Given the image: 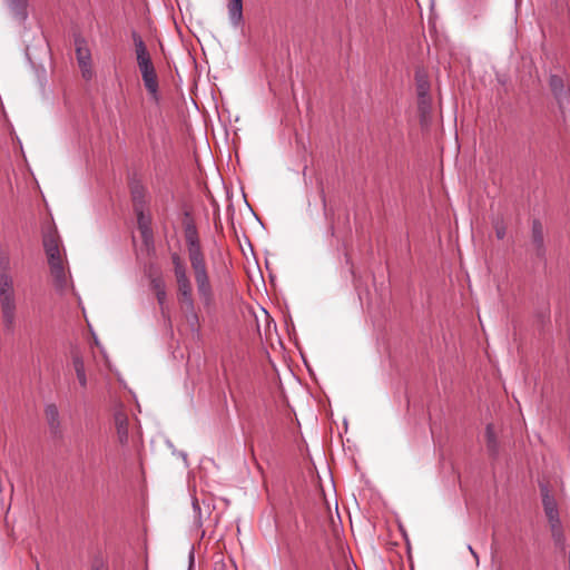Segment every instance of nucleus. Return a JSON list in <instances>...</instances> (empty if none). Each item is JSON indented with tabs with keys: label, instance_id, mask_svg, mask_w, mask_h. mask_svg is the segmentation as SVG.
<instances>
[{
	"label": "nucleus",
	"instance_id": "6e6552de",
	"mask_svg": "<svg viewBox=\"0 0 570 570\" xmlns=\"http://www.w3.org/2000/svg\"><path fill=\"white\" fill-rule=\"evenodd\" d=\"M12 17L20 23L28 19V0H4Z\"/></svg>",
	"mask_w": 570,
	"mask_h": 570
},
{
	"label": "nucleus",
	"instance_id": "393cba45",
	"mask_svg": "<svg viewBox=\"0 0 570 570\" xmlns=\"http://www.w3.org/2000/svg\"><path fill=\"white\" fill-rule=\"evenodd\" d=\"M494 229L498 239H503L507 233L504 225L502 223H497Z\"/></svg>",
	"mask_w": 570,
	"mask_h": 570
},
{
	"label": "nucleus",
	"instance_id": "aec40b11",
	"mask_svg": "<svg viewBox=\"0 0 570 570\" xmlns=\"http://www.w3.org/2000/svg\"><path fill=\"white\" fill-rule=\"evenodd\" d=\"M171 262H173V265H174V274H179V273H184L186 272V266L185 264L183 263L181 258L179 257L178 254H173L171 255Z\"/></svg>",
	"mask_w": 570,
	"mask_h": 570
},
{
	"label": "nucleus",
	"instance_id": "5701e85b",
	"mask_svg": "<svg viewBox=\"0 0 570 570\" xmlns=\"http://www.w3.org/2000/svg\"><path fill=\"white\" fill-rule=\"evenodd\" d=\"M132 198H134V202L136 204V207L142 208V203H144V191H142V189H140L138 187L132 189Z\"/></svg>",
	"mask_w": 570,
	"mask_h": 570
},
{
	"label": "nucleus",
	"instance_id": "f8f14e48",
	"mask_svg": "<svg viewBox=\"0 0 570 570\" xmlns=\"http://www.w3.org/2000/svg\"><path fill=\"white\" fill-rule=\"evenodd\" d=\"M72 365L78 379L79 384L82 387L87 386V375L85 370V363L82 357L78 353L72 354Z\"/></svg>",
	"mask_w": 570,
	"mask_h": 570
},
{
	"label": "nucleus",
	"instance_id": "f3484780",
	"mask_svg": "<svg viewBox=\"0 0 570 570\" xmlns=\"http://www.w3.org/2000/svg\"><path fill=\"white\" fill-rule=\"evenodd\" d=\"M485 438L489 451L494 453L497 451V439L494 429L491 424H488L485 428Z\"/></svg>",
	"mask_w": 570,
	"mask_h": 570
},
{
	"label": "nucleus",
	"instance_id": "ddd939ff",
	"mask_svg": "<svg viewBox=\"0 0 570 570\" xmlns=\"http://www.w3.org/2000/svg\"><path fill=\"white\" fill-rule=\"evenodd\" d=\"M135 209L137 213L138 227L141 232L142 237L147 239L151 235L150 218L144 214L142 208L135 207Z\"/></svg>",
	"mask_w": 570,
	"mask_h": 570
},
{
	"label": "nucleus",
	"instance_id": "1a4fd4ad",
	"mask_svg": "<svg viewBox=\"0 0 570 570\" xmlns=\"http://www.w3.org/2000/svg\"><path fill=\"white\" fill-rule=\"evenodd\" d=\"M227 12L230 24L239 28L243 24V0H227Z\"/></svg>",
	"mask_w": 570,
	"mask_h": 570
},
{
	"label": "nucleus",
	"instance_id": "a211bd4d",
	"mask_svg": "<svg viewBox=\"0 0 570 570\" xmlns=\"http://www.w3.org/2000/svg\"><path fill=\"white\" fill-rule=\"evenodd\" d=\"M416 89L419 96H429L430 85L425 76L416 75Z\"/></svg>",
	"mask_w": 570,
	"mask_h": 570
},
{
	"label": "nucleus",
	"instance_id": "cd10ccee",
	"mask_svg": "<svg viewBox=\"0 0 570 570\" xmlns=\"http://www.w3.org/2000/svg\"><path fill=\"white\" fill-rule=\"evenodd\" d=\"M468 548H469V551L471 552V554L475 558L476 563H479V557H478L476 552L473 550V548L471 546H469Z\"/></svg>",
	"mask_w": 570,
	"mask_h": 570
},
{
	"label": "nucleus",
	"instance_id": "4468645a",
	"mask_svg": "<svg viewBox=\"0 0 570 570\" xmlns=\"http://www.w3.org/2000/svg\"><path fill=\"white\" fill-rule=\"evenodd\" d=\"M46 419L51 430H57L60 426L59 410L56 404H48L45 409Z\"/></svg>",
	"mask_w": 570,
	"mask_h": 570
},
{
	"label": "nucleus",
	"instance_id": "bb28decb",
	"mask_svg": "<svg viewBox=\"0 0 570 570\" xmlns=\"http://www.w3.org/2000/svg\"><path fill=\"white\" fill-rule=\"evenodd\" d=\"M188 561H189L188 570H193L194 563H195L194 549H191L189 551Z\"/></svg>",
	"mask_w": 570,
	"mask_h": 570
},
{
	"label": "nucleus",
	"instance_id": "0eeeda50",
	"mask_svg": "<svg viewBox=\"0 0 570 570\" xmlns=\"http://www.w3.org/2000/svg\"><path fill=\"white\" fill-rule=\"evenodd\" d=\"M550 87L561 108H563L564 105H569L570 92L559 76L553 75L550 77Z\"/></svg>",
	"mask_w": 570,
	"mask_h": 570
},
{
	"label": "nucleus",
	"instance_id": "c85d7f7f",
	"mask_svg": "<svg viewBox=\"0 0 570 570\" xmlns=\"http://www.w3.org/2000/svg\"><path fill=\"white\" fill-rule=\"evenodd\" d=\"M92 570H105V569L102 568V566H97Z\"/></svg>",
	"mask_w": 570,
	"mask_h": 570
},
{
	"label": "nucleus",
	"instance_id": "9b49d317",
	"mask_svg": "<svg viewBox=\"0 0 570 570\" xmlns=\"http://www.w3.org/2000/svg\"><path fill=\"white\" fill-rule=\"evenodd\" d=\"M177 289H178V298L184 304L185 307L191 308V302L193 299V288L190 281L177 283Z\"/></svg>",
	"mask_w": 570,
	"mask_h": 570
},
{
	"label": "nucleus",
	"instance_id": "2eb2a0df",
	"mask_svg": "<svg viewBox=\"0 0 570 570\" xmlns=\"http://www.w3.org/2000/svg\"><path fill=\"white\" fill-rule=\"evenodd\" d=\"M417 107L419 111L421 114L422 122L426 121L428 117L430 116L431 109H432V101L431 97L429 96H419L417 97Z\"/></svg>",
	"mask_w": 570,
	"mask_h": 570
},
{
	"label": "nucleus",
	"instance_id": "f257e3e1",
	"mask_svg": "<svg viewBox=\"0 0 570 570\" xmlns=\"http://www.w3.org/2000/svg\"><path fill=\"white\" fill-rule=\"evenodd\" d=\"M186 243L188 245L189 261L194 271L199 298L203 302L204 307L210 309L214 305V292L195 228H187Z\"/></svg>",
	"mask_w": 570,
	"mask_h": 570
},
{
	"label": "nucleus",
	"instance_id": "f03ea898",
	"mask_svg": "<svg viewBox=\"0 0 570 570\" xmlns=\"http://www.w3.org/2000/svg\"><path fill=\"white\" fill-rule=\"evenodd\" d=\"M10 271V257L0 253V309L4 330L12 332L16 326L18 295Z\"/></svg>",
	"mask_w": 570,
	"mask_h": 570
},
{
	"label": "nucleus",
	"instance_id": "39448f33",
	"mask_svg": "<svg viewBox=\"0 0 570 570\" xmlns=\"http://www.w3.org/2000/svg\"><path fill=\"white\" fill-rule=\"evenodd\" d=\"M76 56L82 77L86 80H90L94 76L91 68V55L89 49L86 48L85 41L81 39L76 40Z\"/></svg>",
	"mask_w": 570,
	"mask_h": 570
},
{
	"label": "nucleus",
	"instance_id": "412c9836",
	"mask_svg": "<svg viewBox=\"0 0 570 570\" xmlns=\"http://www.w3.org/2000/svg\"><path fill=\"white\" fill-rule=\"evenodd\" d=\"M191 505H193V511H194V521L198 527H200L203 524L202 509H200V505L196 498L193 499Z\"/></svg>",
	"mask_w": 570,
	"mask_h": 570
},
{
	"label": "nucleus",
	"instance_id": "7ed1b4c3",
	"mask_svg": "<svg viewBox=\"0 0 570 570\" xmlns=\"http://www.w3.org/2000/svg\"><path fill=\"white\" fill-rule=\"evenodd\" d=\"M132 39L135 43L137 65L141 73L144 85L151 99L155 102H158V79L155 67L151 62L150 55L145 46V42L137 32H132Z\"/></svg>",
	"mask_w": 570,
	"mask_h": 570
},
{
	"label": "nucleus",
	"instance_id": "20e7f679",
	"mask_svg": "<svg viewBox=\"0 0 570 570\" xmlns=\"http://www.w3.org/2000/svg\"><path fill=\"white\" fill-rule=\"evenodd\" d=\"M43 247L48 257L50 273L53 277L55 285L59 289L67 286V274L60 252V240L55 233H48L43 236Z\"/></svg>",
	"mask_w": 570,
	"mask_h": 570
},
{
	"label": "nucleus",
	"instance_id": "a878e982",
	"mask_svg": "<svg viewBox=\"0 0 570 570\" xmlns=\"http://www.w3.org/2000/svg\"><path fill=\"white\" fill-rule=\"evenodd\" d=\"M175 278H176L177 283H183V282H188L189 281V278L187 276V271L184 272V273L176 274Z\"/></svg>",
	"mask_w": 570,
	"mask_h": 570
},
{
	"label": "nucleus",
	"instance_id": "6ab92c4d",
	"mask_svg": "<svg viewBox=\"0 0 570 570\" xmlns=\"http://www.w3.org/2000/svg\"><path fill=\"white\" fill-rule=\"evenodd\" d=\"M532 237H533V243L537 245L538 249H541L543 247V235H542L541 225L538 222L533 223Z\"/></svg>",
	"mask_w": 570,
	"mask_h": 570
},
{
	"label": "nucleus",
	"instance_id": "dca6fc26",
	"mask_svg": "<svg viewBox=\"0 0 570 570\" xmlns=\"http://www.w3.org/2000/svg\"><path fill=\"white\" fill-rule=\"evenodd\" d=\"M186 309V320H187V323L189 324L190 328L193 332H197L198 331V326H199V318H198V315L195 311V303L191 302V308L190 307H185Z\"/></svg>",
	"mask_w": 570,
	"mask_h": 570
},
{
	"label": "nucleus",
	"instance_id": "4be33fe9",
	"mask_svg": "<svg viewBox=\"0 0 570 570\" xmlns=\"http://www.w3.org/2000/svg\"><path fill=\"white\" fill-rule=\"evenodd\" d=\"M155 288L157 291V293H156L157 301H158L159 305L163 306L166 301V296H167L165 287L160 282H155Z\"/></svg>",
	"mask_w": 570,
	"mask_h": 570
},
{
	"label": "nucleus",
	"instance_id": "423d86ee",
	"mask_svg": "<svg viewBox=\"0 0 570 570\" xmlns=\"http://www.w3.org/2000/svg\"><path fill=\"white\" fill-rule=\"evenodd\" d=\"M542 504L550 528L558 529V523H561L558 504L554 498L549 494L548 490L542 494Z\"/></svg>",
	"mask_w": 570,
	"mask_h": 570
},
{
	"label": "nucleus",
	"instance_id": "b1692460",
	"mask_svg": "<svg viewBox=\"0 0 570 570\" xmlns=\"http://www.w3.org/2000/svg\"><path fill=\"white\" fill-rule=\"evenodd\" d=\"M552 537L557 543H561L564 539L562 524L558 523V529L551 528Z\"/></svg>",
	"mask_w": 570,
	"mask_h": 570
},
{
	"label": "nucleus",
	"instance_id": "9d476101",
	"mask_svg": "<svg viewBox=\"0 0 570 570\" xmlns=\"http://www.w3.org/2000/svg\"><path fill=\"white\" fill-rule=\"evenodd\" d=\"M115 423L117 430V436L121 444L127 443L128 441V420L127 416L122 412H118L115 414Z\"/></svg>",
	"mask_w": 570,
	"mask_h": 570
}]
</instances>
